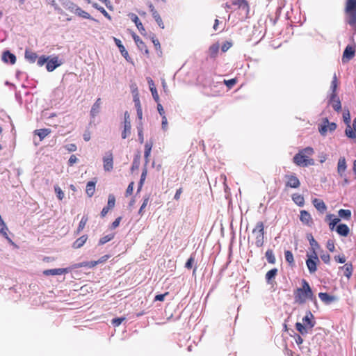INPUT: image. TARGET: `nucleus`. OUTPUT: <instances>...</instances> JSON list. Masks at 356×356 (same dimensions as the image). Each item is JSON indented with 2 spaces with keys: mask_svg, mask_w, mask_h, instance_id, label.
Masks as SVG:
<instances>
[{
  "mask_svg": "<svg viewBox=\"0 0 356 356\" xmlns=\"http://www.w3.org/2000/svg\"><path fill=\"white\" fill-rule=\"evenodd\" d=\"M146 175H147V170L146 169H144L142 172V174H141V176H140V181H139V188H140L143 184V182L146 178Z\"/></svg>",
  "mask_w": 356,
  "mask_h": 356,
  "instance_id": "nucleus-60",
  "label": "nucleus"
},
{
  "mask_svg": "<svg viewBox=\"0 0 356 356\" xmlns=\"http://www.w3.org/2000/svg\"><path fill=\"white\" fill-rule=\"evenodd\" d=\"M34 133L39 136L40 140H42L51 133V131L49 129H41L35 130Z\"/></svg>",
  "mask_w": 356,
  "mask_h": 356,
  "instance_id": "nucleus-31",
  "label": "nucleus"
},
{
  "mask_svg": "<svg viewBox=\"0 0 356 356\" xmlns=\"http://www.w3.org/2000/svg\"><path fill=\"white\" fill-rule=\"evenodd\" d=\"M8 227L6 225L2 226L0 227V233L7 239H9L7 234Z\"/></svg>",
  "mask_w": 356,
  "mask_h": 356,
  "instance_id": "nucleus-61",
  "label": "nucleus"
},
{
  "mask_svg": "<svg viewBox=\"0 0 356 356\" xmlns=\"http://www.w3.org/2000/svg\"><path fill=\"white\" fill-rule=\"evenodd\" d=\"M125 320V318H115L112 320V324L117 327L119 326Z\"/></svg>",
  "mask_w": 356,
  "mask_h": 356,
  "instance_id": "nucleus-57",
  "label": "nucleus"
},
{
  "mask_svg": "<svg viewBox=\"0 0 356 356\" xmlns=\"http://www.w3.org/2000/svg\"><path fill=\"white\" fill-rule=\"evenodd\" d=\"M124 120V130L122 132V138L125 139L131 134V122L129 120V113L128 111H125Z\"/></svg>",
  "mask_w": 356,
  "mask_h": 356,
  "instance_id": "nucleus-7",
  "label": "nucleus"
},
{
  "mask_svg": "<svg viewBox=\"0 0 356 356\" xmlns=\"http://www.w3.org/2000/svg\"><path fill=\"white\" fill-rule=\"evenodd\" d=\"M266 258L268 263L274 264L276 261L275 255L272 250H268L266 252Z\"/></svg>",
  "mask_w": 356,
  "mask_h": 356,
  "instance_id": "nucleus-37",
  "label": "nucleus"
},
{
  "mask_svg": "<svg viewBox=\"0 0 356 356\" xmlns=\"http://www.w3.org/2000/svg\"><path fill=\"white\" fill-rule=\"evenodd\" d=\"M337 88V79L336 74L334 75L333 79L331 83L330 89L332 90V93H336V90Z\"/></svg>",
  "mask_w": 356,
  "mask_h": 356,
  "instance_id": "nucleus-53",
  "label": "nucleus"
},
{
  "mask_svg": "<svg viewBox=\"0 0 356 356\" xmlns=\"http://www.w3.org/2000/svg\"><path fill=\"white\" fill-rule=\"evenodd\" d=\"M286 178L287 179L286 186L293 188H297L300 186V182L295 175H286Z\"/></svg>",
  "mask_w": 356,
  "mask_h": 356,
  "instance_id": "nucleus-10",
  "label": "nucleus"
},
{
  "mask_svg": "<svg viewBox=\"0 0 356 356\" xmlns=\"http://www.w3.org/2000/svg\"><path fill=\"white\" fill-rule=\"evenodd\" d=\"M346 161L344 157H341L339 159L337 164V172L341 177H343L345 176V171L346 170Z\"/></svg>",
  "mask_w": 356,
  "mask_h": 356,
  "instance_id": "nucleus-15",
  "label": "nucleus"
},
{
  "mask_svg": "<svg viewBox=\"0 0 356 356\" xmlns=\"http://www.w3.org/2000/svg\"><path fill=\"white\" fill-rule=\"evenodd\" d=\"M25 58L30 63H33L36 61L38 58V55L36 53L30 51V50H26L25 51Z\"/></svg>",
  "mask_w": 356,
  "mask_h": 356,
  "instance_id": "nucleus-29",
  "label": "nucleus"
},
{
  "mask_svg": "<svg viewBox=\"0 0 356 356\" xmlns=\"http://www.w3.org/2000/svg\"><path fill=\"white\" fill-rule=\"evenodd\" d=\"M318 131L322 136H325L329 131L327 124L323 122V124H321L318 127Z\"/></svg>",
  "mask_w": 356,
  "mask_h": 356,
  "instance_id": "nucleus-50",
  "label": "nucleus"
},
{
  "mask_svg": "<svg viewBox=\"0 0 356 356\" xmlns=\"http://www.w3.org/2000/svg\"><path fill=\"white\" fill-rule=\"evenodd\" d=\"M277 269L273 268L266 274V280L268 284H271V280L275 277L277 274Z\"/></svg>",
  "mask_w": 356,
  "mask_h": 356,
  "instance_id": "nucleus-34",
  "label": "nucleus"
},
{
  "mask_svg": "<svg viewBox=\"0 0 356 356\" xmlns=\"http://www.w3.org/2000/svg\"><path fill=\"white\" fill-rule=\"evenodd\" d=\"M345 270L344 275L348 278H350L353 273V265L351 263H346L343 266L341 267Z\"/></svg>",
  "mask_w": 356,
  "mask_h": 356,
  "instance_id": "nucleus-36",
  "label": "nucleus"
},
{
  "mask_svg": "<svg viewBox=\"0 0 356 356\" xmlns=\"http://www.w3.org/2000/svg\"><path fill=\"white\" fill-rule=\"evenodd\" d=\"M2 60L6 63L15 64L16 62V56L9 51H5L2 54Z\"/></svg>",
  "mask_w": 356,
  "mask_h": 356,
  "instance_id": "nucleus-16",
  "label": "nucleus"
},
{
  "mask_svg": "<svg viewBox=\"0 0 356 356\" xmlns=\"http://www.w3.org/2000/svg\"><path fill=\"white\" fill-rule=\"evenodd\" d=\"M302 154L307 155V157L310 155H312L314 154V149L312 147H307L301 151H300Z\"/></svg>",
  "mask_w": 356,
  "mask_h": 356,
  "instance_id": "nucleus-55",
  "label": "nucleus"
},
{
  "mask_svg": "<svg viewBox=\"0 0 356 356\" xmlns=\"http://www.w3.org/2000/svg\"><path fill=\"white\" fill-rule=\"evenodd\" d=\"M48 58H49V57H46L45 56H42L39 57L37 60L38 65L41 67V66H43L44 64L47 65Z\"/></svg>",
  "mask_w": 356,
  "mask_h": 356,
  "instance_id": "nucleus-54",
  "label": "nucleus"
},
{
  "mask_svg": "<svg viewBox=\"0 0 356 356\" xmlns=\"http://www.w3.org/2000/svg\"><path fill=\"white\" fill-rule=\"evenodd\" d=\"M296 330L302 335L307 334L308 332V327L305 325H303L301 323H296Z\"/></svg>",
  "mask_w": 356,
  "mask_h": 356,
  "instance_id": "nucleus-39",
  "label": "nucleus"
},
{
  "mask_svg": "<svg viewBox=\"0 0 356 356\" xmlns=\"http://www.w3.org/2000/svg\"><path fill=\"white\" fill-rule=\"evenodd\" d=\"M314 315L310 311H308L305 316L302 318V322L305 323V326L308 327V330L312 329L315 325V321H312Z\"/></svg>",
  "mask_w": 356,
  "mask_h": 356,
  "instance_id": "nucleus-14",
  "label": "nucleus"
},
{
  "mask_svg": "<svg viewBox=\"0 0 356 356\" xmlns=\"http://www.w3.org/2000/svg\"><path fill=\"white\" fill-rule=\"evenodd\" d=\"M194 261H195V259L194 257L191 255L190 257V258L187 260L186 264H185V267L188 269H191L192 267H193V265L194 264Z\"/></svg>",
  "mask_w": 356,
  "mask_h": 356,
  "instance_id": "nucleus-58",
  "label": "nucleus"
},
{
  "mask_svg": "<svg viewBox=\"0 0 356 356\" xmlns=\"http://www.w3.org/2000/svg\"><path fill=\"white\" fill-rule=\"evenodd\" d=\"M129 17L135 23L137 29L143 34V31H145V29H144L143 24L139 20V18L138 17V16L134 13H130L129 15Z\"/></svg>",
  "mask_w": 356,
  "mask_h": 356,
  "instance_id": "nucleus-21",
  "label": "nucleus"
},
{
  "mask_svg": "<svg viewBox=\"0 0 356 356\" xmlns=\"http://www.w3.org/2000/svg\"><path fill=\"white\" fill-rule=\"evenodd\" d=\"M63 6L68 10L69 11L74 13L75 12L76 8H77V5L74 3L72 2L70 0H62L61 1Z\"/></svg>",
  "mask_w": 356,
  "mask_h": 356,
  "instance_id": "nucleus-26",
  "label": "nucleus"
},
{
  "mask_svg": "<svg viewBox=\"0 0 356 356\" xmlns=\"http://www.w3.org/2000/svg\"><path fill=\"white\" fill-rule=\"evenodd\" d=\"M133 38L138 47V49L140 51H145L146 54H148V49H147V47L145 44L143 42V40L140 38V37L136 34L133 35Z\"/></svg>",
  "mask_w": 356,
  "mask_h": 356,
  "instance_id": "nucleus-23",
  "label": "nucleus"
},
{
  "mask_svg": "<svg viewBox=\"0 0 356 356\" xmlns=\"http://www.w3.org/2000/svg\"><path fill=\"white\" fill-rule=\"evenodd\" d=\"M61 64L62 63L59 62L58 57L54 56L50 59L48 58L46 65V69L48 72H52Z\"/></svg>",
  "mask_w": 356,
  "mask_h": 356,
  "instance_id": "nucleus-9",
  "label": "nucleus"
},
{
  "mask_svg": "<svg viewBox=\"0 0 356 356\" xmlns=\"http://www.w3.org/2000/svg\"><path fill=\"white\" fill-rule=\"evenodd\" d=\"M93 7H95L96 9L99 10L104 15V16H105L107 19H108L109 20L111 19V15L107 13V11L103 7L99 6L97 3H94Z\"/></svg>",
  "mask_w": 356,
  "mask_h": 356,
  "instance_id": "nucleus-47",
  "label": "nucleus"
},
{
  "mask_svg": "<svg viewBox=\"0 0 356 356\" xmlns=\"http://www.w3.org/2000/svg\"><path fill=\"white\" fill-rule=\"evenodd\" d=\"M78 161V159L76 158V156L75 155H71L69 160H68V163H69V165H73L74 163H76Z\"/></svg>",
  "mask_w": 356,
  "mask_h": 356,
  "instance_id": "nucleus-62",
  "label": "nucleus"
},
{
  "mask_svg": "<svg viewBox=\"0 0 356 356\" xmlns=\"http://www.w3.org/2000/svg\"><path fill=\"white\" fill-rule=\"evenodd\" d=\"M300 219L302 222L307 225H310V224L312 222L311 215L305 210L300 211Z\"/></svg>",
  "mask_w": 356,
  "mask_h": 356,
  "instance_id": "nucleus-22",
  "label": "nucleus"
},
{
  "mask_svg": "<svg viewBox=\"0 0 356 356\" xmlns=\"http://www.w3.org/2000/svg\"><path fill=\"white\" fill-rule=\"evenodd\" d=\"M307 257L308 259L306 260V264L309 273L312 274L316 271V264L317 262L319 261V259L315 250L313 251L312 254L311 255L307 254Z\"/></svg>",
  "mask_w": 356,
  "mask_h": 356,
  "instance_id": "nucleus-5",
  "label": "nucleus"
},
{
  "mask_svg": "<svg viewBox=\"0 0 356 356\" xmlns=\"http://www.w3.org/2000/svg\"><path fill=\"white\" fill-rule=\"evenodd\" d=\"M232 47V43L229 42H226L225 43L223 44V45L221 47V50L223 51V52H225L227 51L230 47Z\"/></svg>",
  "mask_w": 356,
  "mask_h": 356,
  "instance_id": "nucleus-64",
  "label": "nucleus"
},
{
  "mask_svg": "<svg viewBox=\"0 0 356 356\" xmlns=\"http://www.w3.org/2000/svg\"><path fill=\"white\" fill-rule=\"evenodd\" d=\"M88 220V216H83L82 217V218L79 224V227L77 228V233H79L84 229Z\"/></svg>",
  "mask_w": 356,
  "mask_h": 356,
  "instance_id": "nucleus-42",
  "label": "nucleus"
},
{
  "mask_svg": "<svg viewBox=\"0 0 356 356\" xmlns=\"http://www.w3.org/2000/svg\"><path fill=\"white\" fill-rule=\"evenodd\" d=\"M307 238L309 241L310 245L312 247L313 251L315 250L314 249L316 248H318V243L316 241V240L314 238L312 234L307 235Z\"/></svg>",
  "mask_w": 356,
  "mask_h": 356,
  "instance_id": "nucleus-49",
  "label": "nucleus"
},
{
  "mask_svg": "<svg viewBox=\"0 0 356 356\" xmlns=\"http://www.w3.org/2000/svg\"><path fill=\"white\" fill-rule=\"evenodd\" d=\"M147 83L149 84V90L152 92V97L156 102H159V97L156 90V88L155 87L154 83L153 80L151 78H147Z\"/></svg>",
  "mask_w": 356,
  "mask_h": 356,
  "instance_id": "nucleus-19",
  "label": "nucleus"
},
{
  "mask_svg": "<svg viewBox=\"0 0 356 356\" xmlns=\"http://www.w3.org/2000/svg\"><path fill=\"white\" fill-rule=\"evenodd\" d=\"M318 297L322 302L325 304H330L337 300L335 296H330L327 293L321 292L318 293Z\"/></svg>",
  "mask_w": 356,
  "mask_h": 356,
  "instance_id": "nucleus-20",
  "label": "nucleus"
},
{
  "mask_svg": "<svg viewBox=\"0 0 356 356\" xmlns=\"http://www.w3.org/2000/svg\"><path fill=\"white\" fill-rule=\"evenodd\" d=\"M54 191H55L57 197L60 200H62L64 198L65 195H64V193L63 192V191L61 190V188L56 186H54Z\"/></svg>",
  "mask_w": 356,
  "mask_h": 356,
  "instance_id": "nucleus-51",
  "label": "nucleus"
},
{
  "mask_svg": "<svg viewBox=\"0 0 356 356\" xmlns=\"http://www.w3.org/2000/svg\"><path fill=\"white\" fill-rule=\"evenodd\" d=\"M330 104L336 111H339L341 108V102L336 93H331Z\"/></svg>",
  "mask_w": 356,
  "mask_h": 356,
  "instance_id": "nucleus-11",
  "label": "nucleus"
},
{
  "mask_svg": "<svg viewBox=\"0 0 356 356\" xmlns=\"http://www.w3.org/2000/svg\"><path fill=\"white\" fill-rule=\"evenodd\" d=\"M355 56V49L351 46H347L343 51L342 61L346 63L352 59Z\"/></svg>",
  "mask_w": 356,
  "mask_h": 356,
  "instance_id": "nucleus-12",
  "label": "nucleus"
},
{
  "mask_svg": "<svg viewBox=\"0 0 356 356\" xmlns=\"http://www.w3.org/2000/svg\"><path fill=\"white\" fill-rule=\"evenodd\" d=\"M324 123H326L328 127V129L330 132L334 131L337 128V124L334 122H329L327 118H325L323 120Z\"/></svg>",
  "mask_w": 356,
  "mask_h": 356,
  "instance_id": "nucleus-52",
  "label": "nucleus"
},
{
  "mask_svg": "<svg viewBox=\"0 0 356 356\" xmlns=\"http://www.w3.org/2000/svg\"><path fill=\"white\" fill-rule=\"evenodd\" d=\"M336 231L339 235L346 236H348L350 229L348 225H346V224H339L337 227Z\"/></svg>",
  "mask_w": 356,
  "mask_h": 356,
  "instance_id": "nucleus-25",
  "label": "nucleus"
},
{
  "mask_svg": "<svg viewBox=\"0 0 356 356\" xmlns=\"http://www.w3.org/2000/svg\"><path fill=\"white\" fill-rule=\"evenodd\" d=\"M133 99H134L136 108H141V104H140V102L139 99V95H138V92L136 88L135 91H133Z\"/></svg>",
  "mask_w": 356,
  "mask_h": 356,
  "instance_id": "nucleus-44",
  "label": "nucleus"
},
{
  "mask_svg": "<svg viewBox=\"0 0 356 356\" xmlns=\"http://www.w3.org/2000/svg\"><path fill=\"white\" fill-rule=\"evenodd\" d=\"M95 191V183L94 181H89L86 185V193L89 197L94 195Z\"/></svg>",
  "mask_w": 356,
  "mask_h": 356,
  "instance_id": "nucleus-35",
  "label": "nucleus"
},
{
  "mask_svg": "<svg viewBox=\"0 0 356 356\" xmlns=\"http://www.w3.org/2000/svg\"><path fill=\"white\" fill-rule=\"evenodd\" d=\"M102 100L101 98H97L95 102L92 106L90 115L92 118H95L100 112Z\"/></svg>",
  "mask_w": 356,
  "mask_h": 356,
  "instance_id": "nucleus-13",
  "label": "nucleus"
},
{
  "mask_svg": "<svg viewBox=\"0 0 356 356\" xmlns=\"http://www.w3.org/2000/svg\"><path fill=\"white\" fill-rule=\"evenodd\" d=\"M302 287L298 288L294 293V298L296 302L300 304L305 303L306 300L312 299L313 293L312 289L305 280H302Z\"/></svg>",
  "mask_w": 356,
  "mask_h": 356,
  "instance_id": "nucleus-1",
  "label": "nucleus"
},
{
  "mask_svg": "<svg viewBox=\"0 0 356 356\" xmlns=\"http://www.w3.org/2000/svg\"><path fill=\"white\" fill-rule=\"evenodd\" d=\"M321 259L325 263V264H329L330 263V256L329 254H323L322 255H321Z\"/></svg>",
  "mask_w": 356,
  "mask_h": 356,
  "instance_id": "nucleus-63",
  "label": "nucleus"
},
{
  "mask_svg": "<svg viewBox=\"0 0 356 356\" xmlns=\"http://www.w3.org/2000/svg\"><path fill=\"white\" fill-rule=\"evenodd\" d=\"M345 12L347 14L346 22L356 30V0H347Z\"/></svg>",
  "mask_w": 356,
  "mask_h": 356,
  "instance_id": "nucleus-2",
  "label": "nucleus"
},
{
  "mask_svg": "<svg viewBox=\"0 0 356 356\" xmlns=\"http://www.w3.org/2000/svg\"><path fill=\"white\" fill-rule=\"evenodd\" d=\"M232 4L238 6L239 8L245 10L247 13L249 12V6L245 0H234Z\"/></svg>",
  "mask_w": 356,
  "mask_h": 356,
  "instance_id": "nucleus-27",
  "label": "nucleus"
},
{
  "mask_svg": "<svg viewBox=\"0 0 356 356\" xmlns=\"http://www.w3.org/2000/svg\"><path fill=\"white\" fill-rule=\"evenodd\" d=\"M218 50L219 45L218 44H212L209 49L210 56L212 58H215L218 54Z\"/></svg>",
  "mask_w": 356,
  "mask_h": 356,
  "instance_id": "nucleus-38",
  "label": "nucleus"
},
{
  "mask_svg": "<svg viewBox=\"0 0 356 356\" xmlns=\"http://www.w3.org/2000/svg\"><path fill=\"white\" fill-rule=\"evenodd\" d=\"M333 214H328L326 216L327 220H330L329 223V227L331 230H334L335 226L337 225V223L340 221V219L339 218H334Z\"/></svg>",
  "mask_w": 356,
  "mask_h": 356,
  "instance_id": "nucleus-32",
  "label": "nucleus"
},
{
  "mask_svg": "<svg viewBox=\"0 0 356 356\" xmlns=\"http://www.w3.org/2000/svg\"><path fill=\"white\" fill-rule=\"evenodd\" d=\"M104 169L105 171L110 172L113 168V154L111 152L106 153L103 158Z\"/></svg>",
  "mask_w": 356,
  "mask_h": 356,
  "instance_id": "nucleus-8",
  "label": "nucleus"
},
{
  "mask_svg": "<svg viewBox=\"0 0 356 356\" xmlns=\"http://www.w3.org/2000/svg\"><path fill=\"white\" fill-rule=\"evenodd\" d=\"M114 238L113 234H110L102 237L99 241V245H104Z\"/></svg>",
  "mask_w": 356,
  "mask_h": 356,
  "instance_id": "nucleus-46",
  "label": "nucleus"
},
{
  "mask_svg": "<svg viewBox=\"0 0 356 356\" xmlns=\"http://www.w3.org/2000/svg\"><path fill=\"white\" fill-rule=\"evenodd\" d=\"M114 42H115V44L117 45V47H118V49H119L121 54L122 55V56L126 60H128L129 54H128L127 51L125 49V48L123 46V44H122V42L120 41V40L114 38Z\"/></svg>",
  "mask_w": 356,
  "mask_h": 356,
  "instance_id": "nucleus-24",
  "label": "nucleus"
},
{
  "mask_svg": "<svg viewBox=\"0 0 356 356\" xmlns=\"http://www.w3.org/2000/svg\"><path fill=\"white\" fill-rule=\"evenodd\" d=\"M252 233L256 234L255 245L257 247H261L264 241V226L261 221L257 222L255 227L252 230Z\"/></svg>",
  "mask_w": 356,
  "mask_h": 356,
  "instance_id": "nucleus-3",
  "label": "nucleus"
},
{
  "mask_svg": "<svg viewBox=\"0 0 356 356\" xmlns=\"http://www.w3.org/2000/svg\"><path fill=\"white\" fill-rule=\"evenodd\" d=\"M149 195H145L144 197H143V204L142 205L140 206V209L138 211V214L139 215H143V211L144 209H145L146 206L147 205L148 202H149Z\"/></svg>",
  "mask_w": 356,
  "mask_h": 356,
  "instance_id": "nucleus-41",
  "label": "nucleus"
},
{
  "mask_svg": "<svg viewBox=\"0 0 356 356\" xmlns=\"http://www.w3.org/2000/svg\"><path fill=\"white\" fill-rule=\"evenodd\" d=\"M152 15L155 21L156 22L157 24L159 26V27H161V29H164L163 22L158 12H154V13Z\"/></svg>",
  "mask_w": 356,
  "mask_h": 356,
  "instance_id": "nucleus-43",
  "label": "nucleus"
},
{
  "mask_svg": "<svg viewBox=\"0 0 356 356\" xmlns=\"http://www.w3.org/2000/svg\"><path fill=\"white\" fill-rule=\"evenodd\" d=\"M293 162L299 166H308L314 165V162L313 159L307 158V155L298 152L293 157Z\"/></svg>",
  "mask_w": 356,
  "mask_h": 356,
  "instance_id": "nucleus-4",
  "label": "nucleus"
},
{
  "mask_svg": "<svg viewBox=\"0 0 356 356\" xmlns=\"http://www.w3.org/2000/svg\"><path fill=\"white\" fill-rule=\"evenodd\" d=\"M225 84L228 88H232L236 83V79H232L229 80H224Z\"/></svg>",
  "mask_w": 356,
  "mask_h": 356,
  "instance_id": "nucleus-56",
  "label": "nucleus"
},
{
  "mask_svg": "<svg viewBox=\"0 0 356 356\" xmlns=\"http://www.w3.org/2000/svg\"><path fill=\"white\" fill-rule=\"evenodd\" d=\"M326 247L330 252H334V248H335L334 241L328 240L327 242V244H326Z\"/></svg>",
  "mask_w": 356,
  "mask_h": 356,
  "instance_id": "nucleus-59",
  "label": "nucleus"
},
{
  "mask_svg": "<svg viewBox=\"0 0 356 356\" xmlns=\"http://www.w3.org/2000/svg\"><path fill=\"white\" fill-rule=\"evenodd\" d=\"M68 272L67 268H54V269H48L45 270L43 272L44 275H62Z\"/></svg>",
  "mask_w": 356,
  "mask_h": 356,
  "instance_id": "nucleus-17",
  "label": "nucleus"
},
{
  "mask_svg": "<svg viewBox=\"0 0 356 356\" xmlns=\"http://www.w3.org/2000/svg\"><path fill=\"white\" fill-rule=\"evenodd\" d=\"M338 213L340 218L346 220H348L351 216V211L348 209H340Z\"/></svg>",
  "mask_w": 356,
  "mask_h": 356,
  "instance_id": "nucleus-40",
  "label": "nucleus"
},
{
  "mask_svg": "<svg viewBox=\"0 0 356 356\" xmlns=\"http://www.w3.org/2000/svg\"><path fill=\"white\" fill-rule=\"evenodd\" d=\"M87 238L88 237L86 235L81 236L74 242L72 247L76 249L80 248L86 242Z\"/></svg>",
  "mask_w": 356,
  "mask_h": 356,
  "instance_id": "nucleus-30",
  "label": "nucleus"
},
{
  "mask_svg": "<svg viewBox=\"0 0 356 356\" xmlns=\"http://www.w3.org/2000/svg\"><path fill=\"white\" fill-rule=\"evenodd\" d=\"M115 197L113 194H110L108 197V203L106 207L111 209L115 207Z\"/></svg>",
  "mask_w": 356,
  "mask_h": 356,
  "instance_id": "nucleus-48",
  "label": "nucleus"
},
{
  "mask_svg": "<svg viewBox=\"0 0 356 356\" xmlns=\"http://www.w3.org/2000/svg\"><path fill=\"white\" fill-rule=\"evenodd\" d=\"M293 201L299 207H302L305 204V199L302 195L295 193L292 195Z\"/></svg>",
  "mask_w": 356,
  "mask_h": 356,
  "instance_id": "nucleus-33",
  "label": "nucleus"
},
{
  "mask_svg": "<svg viewBox=\"0 0 356 356\" xmlns=\"http://www.w3.org/2000/svg\"><path fill=\"white\" fill-rule=\"evenodd\" d=\"M312 203L314 207L321 213H324L327 210V206L322 200L315 198Z\"/></svg>",
  "mask_w": 356,
  "mask_h": 356,
  "instance_id": "nucleus-18",
  "label": "nucleus"
},
{
  "mask_svg": "<svg viewBox=\"0 0 356 356\" xmlns=\"http://www.w3.org/2000/svg\"><path fill=\"white\" fill-rule=\"evenodd\" d=\"M284 256H285L286 261L289 264L291 265V264H294L293 255L292 252L290 250H286L284 252Z\"/></svg>",
  "mask_w": 356,
  "mask_h": 356,
  "instance_id": "nucleus-45",
  "label": "nucleus"
},
{
  "mask_svg": "<svg viewBox=\"0 0 356 356\" xmlns=\"http://www.w3.org/2000/svg\"><path fill=\"white\" fill-rule=\"evenodd\" d=\"M343 118L345 124L347 126L345 130V134L346 136L350 138H356V134L353 131L352 127L350 126V115L349 111L343 113Z\"/></svg>",
  "mask_w": 356,
  "mask_h": 356,
  "instance_id": "nucleus-6",
  "label": "nucleus"
},
{
  "mask_svg": "<svg viewBox=\"0 0 356 356\" xmlns=\"http://www.w3.org/2000/svg\"><path fill=\"white\" fill-rule=\"evenodd\" d=\"M74 13L83 18L91 19V20L97 22V20L95 19H94L93 17H92L89 13L83 10L79 6H77V8H76Z\"/></svg>",
  "mask_w": 356,
  "mask_h": 356,
  "instance_id": "nucleus-28",
  "label": "nucleus"
}]
</instances>
